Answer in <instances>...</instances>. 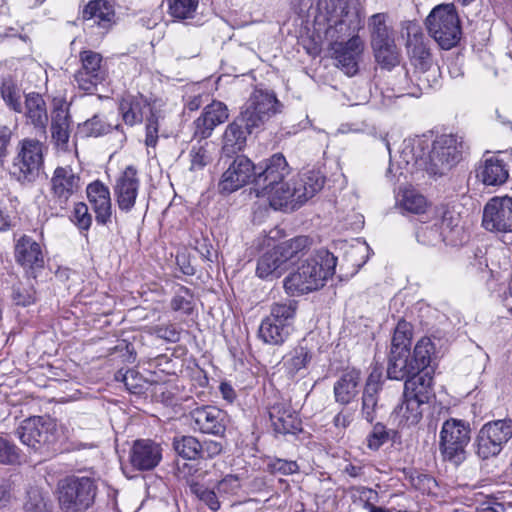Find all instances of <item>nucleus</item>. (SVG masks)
<instances>
[{
  "label": "nucleus",
  "mask_w": 512,
  "mask_h": 512,
  "mask_svg": "<svg viewBox=\"0 0 512 512\" xmlns=\"http://www.w3.org/2000/svg\"><path fill=\"white\" fill-rule=\"evenodd\" d=\"M30 499H31V501L26 503L27 510L42 511V510L46 509L47 503H46L44 497L38 491H33L30 494Z\"/></svg>",
  "instance_id": "nucleus-63"
},
{
  "label": "nucleus",
  "mask_w": 512,
  "mask_h": 512,
  "mask_svg": "<svg viewBox=\"0 0 512 512\" xmlns=\"http://www.w3.org/2000/svg\"><path fill=\"white\" fill-rule=\"evenodd\" d=\"M477 177L485 185L498 186L507 181L509 172L502 159L498 156H491L478 167Z\"/></svg>",
  "instance_id": "nucleus-30"
},
{
  "label": "nucleus",
  "mask_w": 512,
  "mask_h": 512,
  "mask_svg": "<svg viewBox=\"0 0 512 512\" xmlns=\"http://www.w3.org/2000/svg\"><path fill=\"white\" fill-rule=\"evenodd\" d=\"M462 142L454 135H442L434 142L428 154L427 170L434 175H442L461 159Z\"/></svg>",
  "instance_id": "nucleus-13"
},
{
  "label": "nucleus",
  "mask_w": 512,
  "mask_h": 512,
  "mask_svg": "<svg viewBox=\"0 0 512 512\" xmlns=\"http://www.w3.org/2000/svg\"><path fill=\"white\" fill-rule=\"evenodd\" d=\"M246 143V132L236 121L229 124L223 135V150L226 153L241 151Z\"/></svg>",
  "instance_id": "nucleus-42"
},
{
  "label": "nucleus",
  "mask_w": 512,
  "mask_h": 512,
  "mask_svg": "<svg viewBox=\"0 0 512 512\" xmlns=\"http://www.w3.org/2000/svg\"><path fill=\"white\" fill-rule=\"evenodd\" d=\"M336 258L327 250L308 257L284 279V289L291 296L306 294L324 286L335 272Z\"/></svg>",
  "instance_id": "nucleus-2"
},
{
  "label": "nucleus",
  "mask_w": 512,
  "mask_h": 512,
  "mask_svg": "<svg viewBox=\"0 0 512 512\" xmlns=\"http://www.w3.org/2000/svg\"><path fill=\"white\" fill-rule=\"evenodd\" d=\"M190 491L212 511H217L220 508V502L213 490H210L199 483L193 482L190 484Z\"/></svg>",
  "instance_id": "nucleus-53"
},
{
  "label": "nucleus",
  "mask_w": 512,
  "mask_h": 512,
  "mask_svg": "<svg viewBox=\"0 0 512 512\" xmlns=\"http://www.w3.org/2000/svg\"><path fill=\"white\" fill-rule=\"evenodd\" d=\"M294 182L298 189L297 197L304 203L323 188L325 178L319 171L311 170L301 174Z\"/></svg>",
  "instance_id": "nucleus-36"
},
{
  "label": "nucleus",
  "mask_w": 512,
  "mask_h": 512,
  "mask_svg": "<svg viewBox=\"0 0 512 512\" xmlns=\"http://www.w3.org/2000/svg\"><path fill=\"white\" fill-rule=\"evenodd\" d=\"M436 227L421 228L417 233L418 241L427 244L435 245L440 241L448 245H458L463 240V230L460 226V216L454 210L445 206L436 209V222L433 225Z\"/></svg>",
  "instance_id": "nucleus-7"
},
{
  "label": "nucleus",
  "mask_w": 512,
  "mask_h": 512,
  "mask_svg": "<svg viewBox=\"0 0 512 512\" xmlns=\"http://www.w3.org/2000/svg\"><path fill=\"white\" fill-rule=\"evenodd\" d=\"M469 423L450 418L446 420L440 431L439 449L444 460L459 465L466 458V447L470 442Z\"/></svg>",
  "instance_id": "nucleus-8"
},
{
  "label": "nucleus",
  "mask_w": 512,
  "mask_h": 512,
  "mask_svg": "<svg viewBox=\"0 0 512 512\" xmlns=\"http://www.w3.org/2000/svg\"><path fill=\"white\" fill-rule=\"evenodd\" d=\"M1 95L5 103L15 112H21V92L20 89L10 80H6L1 86Z\"/></svg>",
  "instance_id": "nucleus-52"
},
{
  "label": "nucleus",
  "mask_w": 512,
  "mask_h": 512,
  "mask_svg": "<svg viewBox=\"0 0 512 512\" xmlns=\"http://www.w3.org/2000/svg\"><path fill=\"white\" fill-rule=\"evenodd\" d=\"M482 226L490 232L512 233V197H493L483 210Z\"/></svg>",
  "instance_id": "nucleus-15"
},
{
  "label": "nucleus",
  "mask_w": 512,
  "mask_h": 512,
  "mask_svg": "<svg viewBox=\"0 0 512 512\" xmlns=\"http://www.w3.org/2000/svg\"><path fill=\"white\" fill-rule=\"evenodd\" d=\"M173 448L175 452L184 459H199L200 442L197 438L190 435L177 436L173 439Z\"/></svg>",
  "instance_id": "nucleus-46"
},
{
  "label": "nucleus",
  "mask_w": 512,
  "mask_h": 512,
  "mask_svg": "<svg viewBox=\"0 0 512 512\" xmlns=\"http://www.w3.org/2000/svg\"><path fill=\"white\" fill-rule=\"evenodd\" d=\"M81 67L76 71L74 80L79 89L93 92L106 79L107 69L101 54L84 50L79 53Z\"/></svg>",
  "instance_id": "nucleus-14"
},
{
  "label": "nucleus",
  "mask_w": 512,
  "mask_h": 512,
  "mask_svg": "<svg viewBox=\"0 0 512 512\" xmlns=\"http://www.w3.org/2000/svg\"><path fill=\"white\" fill-rule=\"evenodd\" d=\"M433 378L429 371L420 370L411 374L404 385V393L427 403L432 389Z\"/></svg>",
  "instance_id": "nucleus-33"
},
{
  "label": "nucleus",
  "mask_w": 512,
  "mask_h": 512,
  "mask_svg": "<svg viewBox=\"0 0 512 512\" xmlns=\"http://www.w3.org/2000/svg\"><path fill=\"white\" fill-rule=\"evenodd\" d=\"M42 164V144L35 139H24L19 143L10 174L21 183H31L38 177Z\"/></svg>",
  "instance_id": "nucleus-10"
},
{
  "label": "nucleus",
  "mask_w": 512,
  "mask_h": 512,
  "mask_svg": "<svg viewBox=\"0 0 512 512\" xmlns=\"http://www.w3.org/2000/svg\"><path fill=\"white\" fill-rule=\"evenodd\" d=\"M15 259L27 269H38L44 266V254L40 244L27 235L17 241Z\"/></svg>",
  "instance_id": "nucleus-28"
},
{
  "label": "nucleus",
  "mask_w": 512,
  "mask_h": 512,
  "mask_svg": "<svg viewBox=\"0 0 512 512\" xmlns=\"http://www.w3.org/2000/svg\"><path fill=\"white\" fill-rule=\"evenodd\" d=\"M389 16L386 13H376L368 19L370 41L386 40L394 38L392 27L388 25Z\"/></svg>",
  "instance_id": "nucleus-41"
},
{
  "label": "nucleus",
  "mask_w": 512,
  "mask_h": 512,
  "mask_svg": "<svg viewBox=\"0 0 512 512\" xmlns=\"http://www.w3.org/2000/svg\"><path fill=\"white\" fill-rule=\"evenodd\" d=\"M205 145H194L190 150V170L197 171L203 169L210 161L211 157Z\"/></svg>",
  "instance_id": "nucleus-54"
},
{
  "label": "nucleus",
  "mask_w": 512,
  "mask_h": 512,
  "mask_svg": "<svg viewBox=\"0 0 512 512\" xmlns=\"http://www.w3.org/2000/svg\"><path fill=\"white\" fill-rule=\"evenodd\" d=\"M199 459H211L222 452L223 446L220 442L214 440H206L200 442Z\"/></svg>",
  "instance_id": "nucleus-62"
},
{
  "label": "nucleus",
  "mask_w": 512,
  "mask_h": 512,
  "mask_svg": "<svg viewBox=\"0 0 512 512\" xmlns=\"http://www.w3.org/2000/svg\"><path fill=\"white\" fill-rule=\"evenodd\" d=\"M389 434L385 426L381 423L374 425L371 433L367 437V446L372 450H378L387 442Z\"/></svg>",
  "instance_id": "nucleus-59"
},
{
  "label": "nucleus",
  "mask_w": 512,
  "mask_h": 512,
  "mask_svg": "<svg viewBox=\"0 0 512 512\" xmlns=\"http://www.w3.org/2000/svg\"><path fill=\"white\" fill-rule=\"evenodd\" d=\"M320 15L316 24L325 22L327 40H344L359 36L363 27V8L359 0H319Z\"/></svg>",
  "instance_id": "nucleus-1"
},
{
  "label": "nucleus",
  "mask_w": 512,
  "mask_h": 512,
  "mask_svg": "<svg viewBox=\"0 0 512 512\" xmlns=\"http://www.w3.org/2000/svg\"><path fill=\"white\" fill-rule=\"evenodd\" d=\"M229 118L227 106L220 101H213L205 106L202 114L195 120V136L206 139L211 136L215 127Z\"/></svg>",
  "instance_id": "nucleus-24"
},
{
  "label": "nucleus",
  "mask_w": 512,
  "mask_h": 512,
  "mask_svg": "<svg viewBox=\"0 0 512 512\" xmlns=\"http://www.w3.org/2000/svg\"><path fill=\"white\" fill-rule=\"evenodd\" d=\"M80 172L70 165L58 166L49 181L50 202L54 207L66 209L70 200L82 189Z\"/></svg>",
  "instance_id": "nucleus-11"
},
{
  "label": "nucleus",
  "mask_w": 512,
  "mask_h": 512,
  "mask_svg": "<svg viewBox=\"0 0 512 512\" xmlns=\"http://www.w3.org/2000/svg\"><path fill=\"white\" fill-rule=\"evenodd\" d=\"M290 166L281 153H276L255 166L254 187L267 189L271 185L279 184L290 174Z\"/></svg>",
  "instance_id": "nucleus-19"
},
{
  "label": "nucleus",
  "mask_w": 512,
  "mask_h": 512,
  "mask_svg": "<svg viewBox=\"0 0 512 512\" xmlns=\"http://www.w3.org/2000/svg\"><path fill=\"white\" fill-rule=\"evenodd\" d=\"M111 125L106 124L99 115H94L91 119L83 124V130L88 136L98 137L108 133L111 130Z\"/></svg>",
  "instance_id": "nucleus-57"
},
{
  "label": "nucleus",
  "mask_w": 512,
  "mask_h": 512,
  "mask_svg": "<svg viewBox=\"0 0 512 512\" xmlns=\"http://www.w3.org/2000/svg\"><path fill=\"white\" fill-rule=\"evenodd\" d=\"M290 331L286 329L285 324L277 322L265 317L259 327L258 336L266 344L279 345L288 337Z\"/></svg>",
  "instance_id": "nucleus-37"
},
{
  "label": "nucleus",
  "mask_w": 512,
  "mask_h": 512,
  "mask_svg": "<svg viewBox=\"0 0 512 512\" xmlns=\"http://www.w3.org/2000/svg\"><path fill=\"white\" fill-rule=\"evenodd\" d=\"M86 193L95 212L97 223L107 224L112 215V204L108 187L99 181H95L87 186Z\"/></svg>",
  "instance_id": "nucleus-27"
},
{
  "label": "nucleus",
  "mask_w": 512,
  "mask_h": 512,
  "mask_svg": "<svg viewBox=\"0 0 512 512\" xmlns=\"http://www.w3.org/2000/svg\"><path fill=\"white\" fill-rule=\"evenodd\" d=\"M418 372L410 358V351L391 350L387 375L390 379L403 380Z\"/></svg>",
  "instance_id": "nucleus-32"
},
{
  "label": "nucleus",
  "mask_w": 512,
  "mask_h": 512,
  "mask_svg": "<svg viewBox=\"0 0 512 512\" xmlns=\"http://www.w3.org/2000/svg\"><path fill=\"white\" fill-rule=\"evenodd\" d=\"M54 427L50 420L39 416L31 417L21 423L16 435L24 445L38 450L51 441Z\"/></svg>",
  "instance_id": "nucleus-18"
},
{
  "label": "nucleus",
  "mask_w": 512,
  "mask_h": 512,
  "mask_svg": "<svg viewBox=\"0 0 512 512\" xmlns=\"http://www.w3.org/2000/svg\"><path fill=\"white\" fill-rule=\"evenodd\" d=\"M353 421V412L348 409H342L333 419L336 428L346 429Z\"/></svg>",
  "instance_id": "nucleus-64"
},
{
  "label": "nucleus",
  "mask_w": 512,
  "mask_h": 512,
  "mask_svg": "<svg viewBox=\"0 0 512 512\" xmlns=\"http://www.w3.org/2000/svg\"><path fill=\"white\" fill-rule=\"evenodd\" d=\"M512 437V420L490 421L482 426L476 438V453L482 459L498 455Z\"/></svg>",
  "instance_id": "nucleus-12"
},
{
  "label": "nucleus",
  "mask_w": 512,
  "mask_h": 512,
  "mask_svg": "<svg viewBox=\"0 0 512 512\" xmlns=\"http://www.w3.org/2000/svg\"><path fill=\"white\" fill-rule=\"evenodd\" d=\"M360 374L352 370L344 373L334 384V395L338 403L349 404L358 393Z\"/></svg>",
  "instance_id": "nucleus-34"
},
{
  "label": "nucleus",
  "mask_w": 512,
  "mask_h": 512,
  "mask_svg": "<svg viewBox=\"0 0 512 512\" xmlns=\"http://www.w3.org/2000/svg\"><path fill=\"white\" fill-rule=\"evenodd\" d=\"M164 103L159 99L149 100L142 94H125L119 101V113L126 125L134 126L146 118L145 144L155 147L158 141L159 122L164 118Z\"/></svg>",
  "instance_id": "nucleus-3"
},
{
  "label": "nucleus",
  "mask_w": 512,
  "mask_h": 512,
  "mask_svg": "<svg viewBox=\"0 0 512 512\" xmlns=\"http://www.w3.org/2000/svg\"><path fill=\"white\" fill-rule=\"evenodd\" d=\"M403 396L404 400L396 407L393 416L400 426L410 427L418 424L422 419L421 406L426 402L411 395H407V393H404Z\"/></svg>",
  "instance_id": "nucleus-31"
},
{
  "label": "nucleus",
  "mask_w": 512,
  "mask_h": 512,
  "mask_svg": "<svg viewBox=\"0 0 512 512\" xmlns=\"http://www.w3.org/2000/svg\"><path fill=\"white\" fill-rule=\"evenodd\" d=\"M97 486L89 477H69L58 485V500L64 512H84L95 500Z\"/></svg>",
  "instance_id": "nucleus-6"
},
{
  "label": "nucleus",
  "mask_w": 512,
  "mask_h": 512,
  "mask_svg": "<svg viewBox=\"0 0 512 512\" xmlns=\"http://www.w3.org/2000/svg\"><path fill=\"white\" fill-rule=\"evenodd\" d=\"M82 18L87 26H97L106 32L115 23V11L106 0H92L83 9Z\"/></svg>",
  "instance_id": "nucleus-25"
},
{
  "label": "nucleus",
  "mask_w": 512,
  "mask_h": 512,
  "mask_svg": "<svg viewBox=\"0 0 512 512\" xmlns=\"http://www.w3.org/2000/svg\"><path fill=\"white\" fill-rule=\"evenodd\" d=\"M195 428L202 433L221 435L225 431L223 412L215 406H202L191 412Z\"/></svg>",
  "instance_id": "nucleus-26"
},
{
  "label": "nucleus",
  "mask_w": 512,
  "mask_h": 512,
  "mask_svg": "<svg viewBox=\"0 0 512 512\" xmlns=\"http://www.w3.org/2000/svg\"><path fill=\"white\" fill-rule=\"evenodd\" d=\"M162 459V448L160 444L150 440H136L129 452L131 466L139 471L154 469Z\"/></svg>",
  "instance_id": "nucleus-22"
},
{
  "label": "nucleus",
  "mask_w": 512,
  "mask_h": 512,
  "mask_svg": "<svg viewBox=\"0 0 512 512\" xmlns=\"http://www.w3.org/2000/svg\"><path fill=\"white\" fill-rule=\"evenodd\" d=\"M139 188L140 179L136 168L132 165L127 166L114 186V196L121 211L130 212L133 209Z\"/></svg>",
  "instance_id": "nucleus-21"
},
{
  "label": "nucleus",
  "mask_w": 512,
  "mask_h": 512,
  "mask_svg": "<svg viewBox=\"0 0 512 512\" xmlns=\"http://www.w3.org/2000/svg\"><path fill=\"white\" fill-rule=\"evenodd\" d=\"M255 176V165L245 156H237L223 173L219 188L231 193L244 186L251 176Z\"/></svg>",
  "instance_id": "nucleus-23"
},
{
  "label": "nucleus",
  "mask_w": 512,
  "mask_h": 512,
  "mask_svg": "<svg viewBox=\"0 0 512 512\" xmlns=\"http://www.w3.org/2000/svg\"><path fill=\"white\" fill-rule=\"evenodd\" d=\"M308 245L309 239L299 236L266 251L258 258L256 275L265 280L279 278L290 263L303 255Z\"/></svg>",
  "instance_id": "nucleus-4"
},
{
  "label": "nucleus",
  "mask_w": 512,
  "mask_h": 512,
  "mask_svg": "<svg viewBox=\"0 0 512 512\" xmlns=\"http://www.w3.org/2000/svg\"><path fill=\"white\" fill-rule=\"evenodd\" d=\"M241 488V481L236 475H226L218 482L217 490L220 495H236Z\"/></svg>",
  "instance_id": "nucleus-60"
},
{
  "label": "nucleus",
  "mask_w": 512,
  "mask_h": 512,
  "mask_svg": "<svg viewBox=\"0 0 512 512\" xmlns=\"http://www.w3.org/2000/svg\"><path fill=\"white\" fill-rule=\"evenodd\" d=\"M270 420L275 432L280 434H294L300 430V421L294 412L279 405L273 406L270 411Z\"/></svg>",
  "instance_id": "nucleus-35"
},
{
  "label": "nucleus",
  "mask_w": 512,
  "mask_h": 512,
  "mask_svg": "<svg viewBox=\"0 0 512 512\" xmlns=\"http://www.w3.org/2000/svg\"><path fill=\"white\" fill-rule=\"evenodd\" d=\"M53 140L58 145H65L70 136V120L67 111L58 109L54 111L51 122Z\"/></svg>",
  "instance_id": "nucleus-43"
},
{
  "label": "nucleus",
  "mask_w": 512,
  "mask_h": 512,
  "mask_svg": "<svg viewBox=\"0 0 512 512\" xmlns=\"http://www.w3.org/2000/svg\"><path fill=\"white\" fill-rule=\"evenodd\" d=\"M371 47L376 61L383 67L390 68L399 62L394 38L371 42Z\"/></svg>",
  "instance_id": "nucleus-40"
},
{
  "label": "nucleus",
  "mask_w": 512,
  "mask_h": 512,
  "mask_svg": "<svg viewBox=\"0 0 512 512\" xmlns=\"http://www.w3.org/2000/svg\"><path fill=\"white\" fill-rule=\"evenodd\" d=\"M72 221L81 230L87 231L92 224V216L89 213L88 206L83 202L75 204L73 209Z\"/></svg>",
  "instance_id": "nucleus-56"
},
{
  "label": "nucleus",
  "mask_w": 512,
  "mask_h": 512,
  "mask_svg": "<svg viewBox=\"0 0 512 512\" xmlns=\"http://www.w3.org/2000/svg\"><path fill=\"white\" fill-rule=\"evenodd\" d=\"M25 108L27 118L35 127L44 128L46 126L48 122L46 104L39 94H28L25 100Z\"/></svg>",
  "instance_id": "nucleus-38"
},
{
  "label": "nucleus",
  "mask_w": 512,
  "mask_h": 512,
  "mask_svg": "<svg viewBox=\"0 0 512 512\" xmlns=\"http://www.w3.org/2000/svg\"><path fill=\"white\" fill-rule=\"evenodd\" d=\"M401 205L406 211L419 214L425 212L427 201L415 190H406L403 193Z\"/></svg>",
  "instance_id": "nucleus-50"
},
{
  "label": "nucleus",
  "mask_w": 512,
  "mask_h": 512,
  "mask_svg": "<svg viewBox=\"0 0 512 512\" xmlns=\"http://www.w3.org/2000/svg\"><path fill=\"white\" fill-rule=\"evenodd\" d=\"M281 110L282 104L273 92L255 90L241 112V121L245 124L247 133H252Z\"/></svg>",
  "instance_id": "nucleus-9"
},
{
  "label": "nucleus",
  "mask_w": 512,
  "mask_h": 512,
  "mask_svg": "<svg viewBox=\"0 0 512 512\" xmlns=\"http://www.w3.org/2000/svg\"><path fill=\"white\" fill-rule=\"evenodd\" d=\"M11 299L17 306L26 307L36 301V292L32 285L19 283L13 286Z\"/></svg>",
  "instance_id": "nucleus-51"
},
{
  "label": "nucleus",
  "mask_w": 512,
  "mask_h": 512,
  "mask_svg": "<svg viewBox=\"0 0 512 512\" xmlns=\"http://www.w3.org/2000/svg\"><path fill=\"white\" fill-rule=\"evenodd\" d=\"M20 462V453L18 448L8 441L0 437V463L13 465Z\"/></svg>",
  "instance_id": "nucleus-55"
},
{
  "label": "nucleus",
  "mask_w": 512,
  "mask_h": 512,
  "mask_svg": "<svg viewBox=\"0 0 512 512\" xmlns=\"http://www.w3.org/2000/svg\"><path fill=\"white\" fill-rule=\"evenodd\" d=\"M381 378V373L374 370L369 375L364 387L361 414L369 423L376 419L377 412L381 408V405L378 403V393L382 387Z\"/></svg>",
  "instance_id": "nucleus-29"
},
{
  "label": "nucleus",
  "mask_w": 512,
  "mask_h": 512,
  "mask_svg": "<svg viewBox=\"0 0 512 512\" xmlns=\"http://www.w3.org/2000/svg\"><path fill=\"white\" fill-rule=\"evenodd\" d=\"M434 351L433 344L429 338L419 340L414 348L411 357L417 371L425 370L430 363L431 354Z\"/></svg>",
  "instance_id": "nucleus-47"
},
{
  "label": "nucleus",
  "mask_w": 512,
  "mask_h": 512,
  "mask_svg": "<svg viewBox=\"0 0 512 512\" xmlns=\"http://www.w3.org/2000/svg\"><path fill=\"white\" fill-rule=\"evenodd\" d=\"M371 47L376 61L383 67L390 68L399 62L394 38L371 42Z\"/></svg>",
  "instance_id": "nucleus-39"
},
{
  "label": "nucleus",
  "mask_w": 512,
  "mask_h": 512,
  "mask_svg": "<svg viewBox=\"0 0 512 512\" xmlns=\"http://www.w3.org/2000/svg\"><path fill=\"white\" fill-rule=\"evenodd\" d=\"M407 50L412 64L420 73L417 76L420 89H427L431 85L428 77H423L425 73L430 72L432 60L430 50L427 47L424 35L413 25L408 28Z\"/></svg>",
  "instance_id": "nucleus-16"
},
{
  "label": "nucleus",
  "mask_w": 512,
  "mask_h": 512,
  "mask_svg": "<svg viewBox=\"0 0 512 512\" xmlns=\"http://www.w3.org/2000/svg\"><path fill=\"white\" fill-rule=\"evenodd\" d=\"M250 194L255 197L266 198L269 205L275 210H294L302 205V200L298 199V189L294 180L290 182L282 181L279 184L271 185L267 189L252 188Z\"/></svg>",
  "instance_id": "nucleus-17"
},
{
  "label": "nucleus",
  "mask_w": 512,
  "mask_h": 512,
  "mask_svg": "<svg viewBox=\"0 0 512 512\" xmlns=\"http://www.w3.org/2000/svg\"><path fill=\"white\" fill-rule=\"evenodd\" d=\"M198 3L199 0H169L170 15L180 20L193 18Z\"/></svg>",
  "instance_id": "nucleus-49"
},
{
  "label": "nucleus",
  "mask_w": 512,
  "mask_h": 512,
  "mask_svg": "<svg viewBox=\"0 0 512 512\" xmlns=\"http://www.w3.org/2000/svg\"><path fill=\"white\" fill-rule=\"evenodd\" d=\"M297 310V302L289 300L288 302L275 303L271 306L270 314L267 316L270 320L278 324H285L286 329L290 331V327L294 321Z\"/></svg>",
  "instance_id": "nucleus-44"
},
{
  "label": "nucleus",
  "mask_w": 512,
  "mask_h": 512,
  "mask_svg": "<svg viewBox=\"0 0 512 512\" xmlns=\"http://www.w3.org/2000/svg\"><path fill=\"white\" fill-rule=\"evenodd\" d=\"M268 469L274 474L291 475L298 472L299 466L295 461L277 458L268 463Z\"/></svg>",
  "instance_id": "nucleus-61"
},
{
  "label": "nucleus",
  "mask_w": 512,
  "mask_h": 512,
  "mask_svg": "<svg viewBox=\"0 0 512 512\" xmlns=\"http://www.w3.org/2000/svg\"><path fill=\"white\" fill-rule=\"evenodd\" d=\"M331 42L333 57L337 66L348 76L358 72V64L364 51V42L359 36L348 38L347 41L336 40Z\"/></svg>",
  "instance_id": "nucleus-20"
},
{
  "label": "nucleus",
  "mask_w": 512,
  "mask_h": 512,
  "mask_svg": "<svg viewBox=\"0 0 512 512\" xmlns=\"http://www.w3.org/2000/svg\"><path fill=\"white\" fill-rule=\"evenodd\" d=\"M426 26L431 37L443 49H451L460 40V20L453 4L436 6L428 15Z\"/></svg>",
  "instance_id": "nucleus-5"
},
{
  "label": "nucleus",
  "mask_w": 512,
  "mask_h": 512,
  "mask_svg": "<svg viewBox=\"0 0 512 512\" xmlns=\"http://www.w3.org/2000/svg\"><path fill=\"white\" fill-rule=\"evenodd\" d=\"M311 358V351L306 346L299 344L285 360L284 365L288 374L291 377L296 375L301 369L307 367Z\"/></svg>",
  "instance_id": "nucleus-45"
},
{
  "label": "nucleus",
  "mask_w": 512,
  "mask_h": 512,
  "mask_svg": "<svg viewBox=\"0 0 512 512\" xmlns=\"http://www.w3.org/2000/svg\"><path fill=\"white\" fill-rule=\"evenodd\" d=\"M424 144L425 141L417 139L405 146L403 155L407 164H409L410 161H414L415 164L424 161Z\"/></svg>",
  "instance_id": "nucleus-58"
},
{
  "label": "nucleus",
  "mask_w": 512,
  "mask_h": 512,
  "mask_svg": "<svg viewBox=\"0 0 512 512\" xmlns=\"http://www.w3.org/2000/svg\"><path fill=\"white\" fill-rule=\"evenodd\" d=\"M412 337L411 324L405 320H400L394 330L392 337L391 350L409 351Z\"/></svg>",
  "instance_id": "nucleus-48"
}]
</instances>
